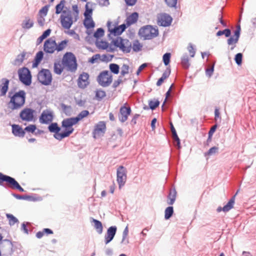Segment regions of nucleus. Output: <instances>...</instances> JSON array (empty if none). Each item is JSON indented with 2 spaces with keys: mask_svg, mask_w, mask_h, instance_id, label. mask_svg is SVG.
<instances>
[{
  "mask_svg": "<svg viewBox=\"0 0 256 256\" xmlns=\"http://www.w3.org/2000/svg\"><path fill=\"white\" fill-rule=\"evenodd\" d=\"M171 54L170 52L165 53L162 56V60L164 64L167 66L170 61Z\"/></svg>",
  "mask_w": 256,
  "mask_h": 256,
  "instance_id": "09e8293b",
  "label": "nucleus"
},
{
  "mask_svg": "<svg viewBox=\"0 0 256 256\" xmlns=\"http://www.w3.org/2000/svg\"><path fill=\"white\" fill-rule=\"evenodd\" d=\"M150 32L151 34H152V38H156L158 36V30L156 26V28H154L152 26V29H150Z\"/></svg>",
  "mask_w": 256,
  "mask_h": 256,
  "instance_id": "e2e57ef3",
  "label": "nucleus"
},
{
  "mask_svg": "<svg viewBox=\"0 0 256 256\" xmlns=\"http://www.w3.org/2000/svg\"><path fill=\"white\" fill-rule=\"evenodd\" d=\"M122 82V80L121 79V76H119L118 78L115 80L112 84V88H116L119 84Z\"/></svg>",
  "mask_w": 256,
  "mask_h": 256,
  "instance_id": "774afa93",
  "label": "nucleus"
},
{
  "mask_svg": "<svg viewBox=\"0 0 256 256\" xmlns=\"http://www.w3.org/2000/svg\"><path fill=\"white\" fill-rule=\"evenodd\" d=\"M30 55V52L24 50L21 54L16 56V58L12 64L14 66H20L22 64L24 60L28 58Z\"/></svg>",
  "mask_w": 256,
  "mask_h": 256,
  "instance_id": "6ab92c4d",
  "label": "nucleus"
},
{
  "mask_svg": "<svg viewBox=\"0 0 256 256\" xmlns=\"http://www.w3.org/2000/svg\"><path fill=\"white\" fill-rule=\"evenodd\" d=\"M12 178V177L0 172V186L5 188H6V186L9 187Z\"/></svg>",
  "mask_w": 256,
  "mask_h": 256,
  "instance_id": "a878e982",
  "label": "nucleus"
},
{
  "mask_svg": "<svg viewBox=\"0 0 256 256\" xmlns=\"http://www.w3.org/2000/svg\"><path fill=\"white\" fill-rule=\"evenodd\" d=\"M150 29H152V26L147 25L141 28L138 31V35L140 37L143 38L144 40H151L152 36L154 34H151L150 32ZM154 34H155L154 33Z\"/></svg>",
  "mask_w": 256,
  "mask_h": 256,
  "instance_id": "a211bd4d",
  "label": "nucleus"
},
{
  "mask_svg": "<svg viewBox=\"0 0 256 256\" xmlns=\"http://www.w3.org/2000/svg\"><path fill=\"white\" fill-rule=\"evenodd\" d=\"M12 133L15 136L24 138L25 135L24 129L19 125L13 124L12 125Z\"/></svg>",
  "mask_w": 256,
  "mask_h": 256,
  "instance_id": "393cba45",
  "label": "nucleus"
},
{
  "mask_svg": "<svg viewBox=\"0 0 256 256\" xmlns=\"http://www.w3.org/2000/svg\"><path fill=\"white\" fill-rule=\"evenodd\" d=\"M62 64L67 68L68 70L74 72L78 66L75 56L71 52H66L64 56Z\"/></svg>",
  "mask_w": 256,
  "mask_h": 256,
  "instance_id": "7ed1b4c3",
  "label": "nucleus"
},
{
  "mask_svg": "<svg viewBox=\"0 0 256 256\" xmlns=\"http://www.w3.org/2000/svg\"><path fill=\"white\" fill-rule=\"evenodd\" d=\"M174 212L173 206L167 207L164 210V218L166 220L170 219L172 216Z\"/></svg>",
  "mask_w": 256,
  "mask_h": 256,
  "instance_id": "58836bf2",
  "label": "nucleus"
},
{
  "mask_svg": "<svg viewBox=\"0 0 256 256\" xmlns=\"http://www.w3.org/2000/svg\"><path fill=\"white\" fill-rule=\"evenodd\" d=\"M128 26L126 24H123L120 26H115L114 28L110 30L111 34L114 36L121 34L127 28Z\"/></svg>",
  "mask_w": 256,
  "mask_h": 256,
  "instance_id": "bb28decb",
  "label": "nucleus"
},
{
  "mask_svg": "<svg viewBox=\"0 0 256 256\" xmlns=\"http://www.w3.org/2000/svg\"><path fill=\"white\" fill-rule=\"evenodd\" d=\"M106 96V92L102 90H98L96 91V97L98 100H101L104 98Z\"/></svg>",
  "mask_w": 256,
  "mask_h": 256,
  "instance_id": "603ef678",
  "label": "nucleus"
},
{
  "mask_svg": "<svg viewBox=\"0 0 256 256\" xmlns=\"http://www.w3.org/2000/svg\"><path fill=\"white\" fill-rule=\"evenodd\" d=\"M100 42L102 44L97 45V46L98 48H102V50H106L108 48V42L101 40Z\"/></svg>",
  "mask_w": 256,
  "mask_h": 256,
  "instance_id": "69168bd1",
  "label": "nucleus"
},
{
  "mask_svg": "<svg viewBox=\"0 0 256 256\" xmlns=\"http://www.w3.org/2000/svg\"><path fill=\"white\" fill-rule=\"evenodd\" d=\"M89 5L92 6L93 5H94V4L92 2H87L85 6V11L84 14L85 20L84 24L85 28L87 29L93 28L95 26V24L92 18L93 9L90 8Z\"/></svg>",
  "mask_w": 256,
  "mask_h": 256,
  "instance_id": "39448f33",
  "label": "nucleus"
},
{
  "mask_svg": "<svg viewBox=\"0 0 256 256\" xmlns=\"http://www.w3.org/2000/svg\"><path fill=\"white\" fill-rule=\"evenodd\" d=\"M122 106L120 107V114L118 116V118L120 122H125L128 118V116L130 114L132 110L130 106H126L125 105Z\"/></svg>",
  "mask_w": 256,
  "mask_h": 256,
  "instance_id": "2eb2a0df",
  "label": "nucleus"
},
{
  "mask_svg": "<svg viewBox=\"0 0 256 256\" xmlns=\"http://www.w3.org/2000/svg\"><path fill=\"white\" fill-rule=\"evenodd\" d=\"M100 54H96L94 55L91 58L88 60V62L90 64H94L96 60L100 58Z\"/></svg>",
  "mask_w": 256,
  "mask_h": 256,
  "instance_id": "680f3d73",
  "label": "nucleus"
},
{
  "mask_svg": "<svg viewBox=\"0 0 256 256\" xmlns=\"http://www.w3.org/2000/svg\"><path fill=\"white\" fill-rule=\"evenodd\" d=\"M112 43L114 46L119 48L124 53H129L132 50L131 42L128 40L123 38L120 36L113 40Z\"/></svg>",
  "mask_w": 256,
  "mask_h": 256,
  "instance_id": "20e7f679",
  "label": "nucleus"
},
{
  "mask_svg": "<svg viewBox=\"0 0 256 256\" xmlns=\"http://www.w3.org/2000/svg\"><path fill=\"white\" fill-rule=\"evenodd\" d=\"M8 98L10 100L7 104V109L5 110L6 114L10 117L14 115L13 111L22 108L26 102V92L24 90L13 92L10 90L8 93Z\"/></svg>",
  "mask_w": 256,
  "mask_h": 256,
  "instance_id": "f257e3e1",
  "label": "nucleus"
},
{
  "mask_svg": "<svg viewBox=\"0 0 256 256\" xmlns=\"http://www.w3.org/2000/svg\"><path fill=\"white\" fill-rule=\"evenodd\" d=\"M117 230L116 226H111L108 228L106 234L104 236V242L108 244L114 239Z\"/></svg>",
  "mask_w": 256,
  "mask_h": 256,
  "instance_id": "aec40b11",
  "label": "nucleus"
},
{
  "mask_svg": "<svg viewBox=\"0 0 256 256\" xmlns=\"http://www.w3.org/2000/svg\"><path fill=\"white\" fill-rule=\"evenodd\" d=\"M130 67L126 64H124L122 66V70L120 72V74L122 76H124L126 74L128 73Z\"/></svg>",
  "mask_w": 256,
  "mask_h": 256,
  "instance_id": "13d9d810",
  "label": "nucleus"
},
{
  "mask_svg": "<svg viewBox=\"0 0 256 256\" xmlns=\"http://www.w3.org/2000/svg\"><path fill=\"white\" fill-rule=\"evenodd\" d=\"M104 34V28H98L94 34V36L96 38V39H98L101 37H102Z\"/></svg>",
  "mask_w": 256,
  "mask_h": 256,
  "instance_id": "3c124183",
  "label": "nucleus"
},
{
  "mask_svg": "<svg viewBox=\"0 0 256 256\" xmlns=\"http://www.w3.org/2000/svg\"><path fill=\"white\" fill-rule=\"evenodd\" d=\"M89 74L87 72H83L78 78V86L80 88H85L89 84L88 81Z\"/></svg>",
  "mask_w": 256,
  "mask_h": 256,
  "instance_id": "5701e85b",
  "label": "nucleus"
},
{
  "mask_svg": "<svg viewBox=\"0 0 256 256\" xmlns=\"http://www.w3.org/2000/svg\"><path fill=\"white\" fill-rule=\"evenodd\" d=\"M78 122L74 117L64 119L62 122V127L64 129V131L62 132L64 138L68 137L74 132V129L72 126Z\"/></svg>",
  "mask_w": 256,
  "mask_h": 256,
  "instance_id": "423d86ee",
  "label": "nucleus"
},
{
  "mask_svg": "<svg viewBox=\"0 0 256 256\" xmlns=\"http://www.w3.org/2000/svg\"><path fill=\"white\" fill-rule=\"evenodd\" d=\"M160 102L158 100H150L148 102L150 108L152 110H155L160 105Z\"/></svg>",
  "mask_w": 256,
  "mask_h": 256,
  "instance_id": "c03bdc74",
  "label": "nucleus"
},
{
  "mask_svg": "<svg viewBox=\"0 0 256 256\" xmlns=\"http://www.w3.org/2000/svg\"><path fill=\"white\" fill-rule=\"evenodd\" d=\"M54 72L56 74H60L63 71L64 68L60 64L57 63V62H54Z\"/></svg>",
  "mask_w": 256,
  "mask_h": 256,
  "instance_id": "a18cd8bd",
  "label": "nucleus"
},
{
  "mask_svg": "<svg viewBox=\"0 0 256 256\" xmlns=\"http://www.w3.org/2000/svg\"><path fill=\"white\" fill-rule=\"evenodd\" d=\"M48 130L50 132L54 133V138L58 140H61L64 138L62 132H60L61 128L58 126L56 122H52L48 126Z\"/></svg>",
  "mask_w": 256,
  "mask_h": 256,
  "instance_id": "ddd939ff",
  "label": "nucleus"
},
{
  "mask_svg": "<svg viewBox=\"0 0 256 256\" xmlns=\"http://www.w3.org/2000/svg\"><path fill=\"white\" fill-rule=\"evenodd\" d=\"M172 18L170 15L163 14L158 18V24L162 26L166 27L171 24Z\"/></svg>",
  "mask_w": 256,
  "mask_h": 256,
  "instance_id": "f3484780",
  "label": "nucleus"
},
{
  "mask_svg": "<svg viewBox=\"0 0 256 256\" xmlns=\"http://www.w3.org/2000/svg\"><path fill=\"white\" fill-rule=\"evenodd\" d=\"M34 110L30 108H26L22 110L20 114V117L22 120L30 122L34 118Z\"/></svg>",
  "mask_w": 256,
  "mask_h": 256,
  "instance_id": "dca6fc26",
  "label": "nucleus"
},
{
  "mask_svg": "<svg viewBox=\"0 0 256 256\" xmlns=\"http://www.w3.org/2000/svg\"><path fill=\"white\" fill-rule=\"evenodd\" d=\"M167 6L170 8H176L178 0H164Z\"/></svg>",
  "mask_w": 256,
  "mask_h": 256,
  "instance_id": "5fc2aeb1",
  "label": "nucleus"
},
{
  "mask_svg": "<svg viewBox=\"0 0 256 256\" xmlns=\"http://www.w3.org/2000/svg\"><path fill=\"white\" fill-rule=\"evenodd\" d=\"M177 192L175 188H172L170 189L168 196L167 203L169 205H172L176 201Z\"/></svg>",
  "mask_w": 256,
  "mask_h": 256,
  "instance_id": "cd10ccee",
  "label": "nucleus"
},
{
  "mask_svg": "<svg viewBox=\"0 0 256 256\" xmlns=\"http://www.w3.org/2000/svg\"><path fill=\"white\" fill-rule=\"evenodd\" d=\"M18 78L22 83L26 86H29L32 84V76L30 70L26 67L20 68L18 72Z\"/></svg>",
  "mask_w": 256,
  "mask_h": 256,
  "instance_id": "0eeeda50",
  "label": "nucleus"
},
{
  "mask_svg": "<svg viewBox=\"0 0 256 256\" xmlns=\"http://www.w3.org/2000/svg\"><path fill=\"white\" fill-rule=\"evenodd\" d=\"M60 20L62 26L66 29H70L73 24L72 12L70 10H64Z\"/></svg>",
  "mask_w": 256,
  "mask_h": 256,
  "instance_id": "9d476101",
  "label": "nucleus"
},
{
  "mask_svg": "<svg viewBox=\"0 0 256 256\" xmlns=\"http://www.w3.org/2000/svg\"><path fill=\"white\" fill-rule=\"evenodd\" d=\"M128 226H126L125 228L124 229L123 232H122V240L121 242L122 243H124L126 244H127L129 243L128 240H126V236L128 235Z\"/></svg>",
  "mask_w": 256,
  "mask_h": 256,
  "instance_id": "de8ad7c7",
  "label": "nucleus"
},
{
  "mask_svg": "<svg viewBox=\"0 0 256 256\" xmlns=\"http://www.w3.org/2000/svg\"><path fill=\"white\" fill-rule=\"evenodd\" d=\"M218 146H213L211 148L206 152L204 153V156H212L216 153H218Z\"/></svg>",
  "mask_w": 256,
  "mask_h": 256,
  "instance_id": "864d4df0",
  "label": "nucleus"
},
{
  "mask_svg": "<svg viewBox=\"0 0 256 256\" xmlns=\"http://www.w3.org/2000/svg\"><path fill=\"white\" fill-rule=\"evenodd\" d=\"M214 64H213L210 68L206 70V74L207 76L210 78L214 72Z\"/></svg>",
  "mask_w": 256,
  "mask_h": 256,
  "instance_id": "bf43d9fd",
  "label": "nucleus"
},
{
  "mask_svg": "<svg viewBox=\"0 0 256 256\" xmlns=\"http://www.w3.org/2000/svg\"><path fill=\"white\" fill-rule=\"evenodd\" d=\"M66 3L65 0H61L58 4L56 6V14H60V13L62 14V12H64V10H63L64 4Z\"/></svg>",
  "mask_w": 256,
  "mask_h": 256,
  "instance_id": "4c0bfd02",
  "label": "nucleus"
},
{
  "mask_svg": "<svg viewBox=\"0 0 256 256\" xmlns=\"http://www.w3.org/2000/svg\"><path fill=\"white\" fill-rule=\"evenodd\" d=\"M142 46V45L140 43L139 41L136 40H134L132 46V48L134 52H138L141 50Z\"/></svg>",
  "mask_w": 256,
  "mask_h": 256,
  "instance_id": "37998d69",
  "label": "nucleus"
},
{
  "mask_svg": "<svg viewBox=\"0 0 256 256\" xmlns=\"http://www.w3.org/2000/svg\"><path fill=\"white\" fill-rule=\"evenodd\" d=\"M106 130V124L103 121L100 122L94 128L93 131V136L94 138H96V135L99 136L100 134H104Z\"/></svg>",
  "mask_w": 256,
  "mask_h": 256,
  "instance_id": "b1692460",
  "label": "nucleus"
},
{
  "mask_svg": "<svg viewBox=\"0 0 256 256\" xmlns=\"http://www.w3.org/2000/svg\"><path fill=\"white\" fill-rule=\"evenodd\" d=\"M117 182L120 188L123 186L126 180V168L122 166H120L117 169Z\"/></svg>",
  "mask_w": 256,
  "mask_h": 256,
  "instance_id": "9b49d317",
  "label": "nucleus"
},
{
  "mask_svg": "<svg viewBox=\"0 0 256 256\" xmlns=\"http://www.w3.org/2000/svg\"><path fill=\"white\" fill-rule=\"evenodd\" d=\"M6 217L9 220V224L10 226H13L16 223L18 222V220L12 214H6Z\"/></svg>",
  "mask_w": 256,
  "mask_h": 256,
  "instance_id": "8fccbe9b",
  "label": "nucleus"
},
{
  "mask_svg": "<svg viewBox=\"0 0 256 256\" xmlns=\"http://www.w3.org/2000/svg\"><path fill=\"white\" fill-rule=\"evenodd\" d=\"M92 222L94 224V227L98 233L101 234L103 230L102 223L100 220L94 218H92Z\"/></svg>",
  "mask_w": 256,
  "mask_h": 256,
  "instance_id": "c9c22d12",
  "label": "nucleus"
},
{
  "mask_svg": "<svg viewBox=\"0 0 256 256\" xmlns=\"http://www.w3.org/2000/svg\"><path fill=\"white\" fill-rule=\"evenodd\" d=\"M68 41L67 40H64L59 42L58 44H56V50L58 52H60L68 44Z\"/></svg>",
  "mask_w": 256,
  "mask_h": 256,
  "instance_id": "49530a36",
  "label": "nucleus"
},
{
  "mask_svg": "<svg viewBox=\"0 0 256 256\" xmlns=\"http://www.w3.org/2000/svg\"><path fill=\"white\" fill-rule=\"evenodd\" d=\"M238 192V191H237L236 194L231 198L225 206H224V207L222 208L221 206H218L216 209L217 212H220L222 211H223L224 212H226L232 208L235 202L236 196Z\"/></svg>",
  "mask_w": 256,
  "mask_h": 256,
  "instance_id": "4be33fe9",
  "label": "nucleus"
},
{
  "mask_svg": "<svg viewBox=\"0 0 256 256\" xmlns=\"http://www.w3.org/2000/svg\"><path fill=\"white\" fill-rule=\"evenodd\" d=\"M49 7L50 5H46L45 6L42 7V9L40 10L39 14H43L44 16H46L48 14Z\"/></svg>",
  "mask_w": 256,
  "mask_h": 256,
  "instance_id": "0e129e2a",
  "label": "nucleus"
},
{
  "mask_svg": "<svg viewBox=\"0 0 256 256\" xmlns=\"http://www.w3.org/2000/svg\"><path fill=\"white\" fill-rule=\"evenodd\" d=\"M54 114L53 111L50 109H46L43 110L40 116V122L42 124H48L52 122Z\"/></svg>",
  "mask_w": 256,
  "mask_h": 256,
  "instance_id": "f8f14e48",
  "label": "nucleus"
},
{
  "mask_svg": "<svg viewBox=\"0 0 256 256\" xmlns=\"http://www.w3.org/2000/svg\"><path fill=\"white\" fill-rule=\"evenodd\" d=\"M109 68L111 72L117 74L120 72V66L116 64L112 63L110 64Z\"/></svg>",
  "mask_w": 256,
  "mask_h": 256,
  "instance_id": "79ce46f5",
  "label": "nucleus"
},
{
  "mask_svg": "<svg viewBox=\"0 0 256 256\" xmlns=\"http://www.w3.org/2000/svg\"><path fill=\"white\" fill-rule=\"evenodd\" d=\"M138 14L136 12L132 13L130 16H128L126 20V24L128 26H130L133 24L136 23L138 19Z\"/></svg>",
  "mask_w": 256,
  "mask_h": 256,
  "instance_id": "c85d7f7f",
  "label": "nucleus"
},
{
  "mask_svg": "<svg viewBox=\"0 0 256 256\" xmlns=\"http://www.w3.org/2000/svg\"><path fill=\"white\" fill-rule=\"evenodd\" d=\"M34 22L29 17H26L22 24V27L24 29L28 30L34 26Z\"/></svg>",
  "mask_w": 256,
  "mask_h": 256,
  "instance_id": "7c9ffc66",
  "label": "nucleus"
},
{
  "mask_svg": "<svg viewBox=\"0 0 256 256\" xmlns=\"http://www.w3.org/2000/svg\"><path fill=\"white\" fill-rule=\"evenodd\" d=\"M51 31L52 30L50 28H48L44 31L42 34L37 39L36 44H40L44 40L48 37L50 35Z\"/></svg>",
  "mask_w": 256,
  "mask_h": 256,
  "instance_id": "72a5a7b5",
  "label": "nucleus"
},
{
  "mask_svg": "<svg viewBox=\"0 0 256 256\" xmlns=\"http://www.w3.org/2000/svg\"><path fill=\"white\" fill-rule=\"evenodd\" d=\"M140 116V114H135L132 118V119L130 124L132 125V126H134L136 124L138 118Z\"/></svg>",
  "mask_w": 256,
  "mask_h": 256,
  "instance_id": "338daca9",
  "label": "nucleus"
},
{
  "mask_svg": "<svg viewBox=\"0 0 256 256\" xmlns=\"http://www.w3.org/2000/svg\"><path fill=\"white\" fill-rule=\"evenodd\" d=\"M240 26L238 24L234 32L233 36H231V30L228 28L218 31L216 34V36H220L222 35H224L226 38H228L227 40V44L228 46H230V50H232L236 46V44L238 42L240 36Z\"/></svg>",
  "mask_w": 256,
  "mask_h": 256,
  "instance_id": "f03ea898",
  "label": "nucleus"
},
{
  "mask_svg": "<svg viewBox=\"0 0 256 256\" xmlns=\"http://www.w3.org/2000/svg\"><path fill=\"white\" fill-rule=\"evenodd\" d=\"M188 50L190 54V56L192 58L194 57L196 54V50L194 48L192 44L190 43L188 47Z\"/></svg>",
  "mask_w": 256,
  "mask_h": 256,
  "instance_id": "052dcab7",
  "label": "nucleus"
},
{
  "mask_svg": "<svg viewBox=\"0 0 256 256\" xmlns=\"http://www.w3.org/2000/svg\"><path fill=\"white\" fill-rule=\"evenodd\" d=\"M12 195L18 200H24L28 201H36V200L35 198L28 195H20L15 193H12Z\"/></svg>",
  "mask_w": 256,
  "mask_h": 256,
  "instance_id": "2f4dec72",
  "label": "nucleus"
},
{
  "mask_svg": "<svg viewBox=\"0 0 256 256\" xmlns=\"http://www.w3.org/2000/svg\"><path fill=\"white\" fill-rule=\"evenodd\" d=\"M10 80L6 78H2L0 80V96H4L8 92Z\"/></svg>",
  "mask_w": 256,
  "mask_h": 256,
  "instance_id": "412c9836",
  "label": "nucleus"
},
{
  "mask_svg": "<svg viewBox=\"0 0 256 256\" xmlns=\"http://www.w3.org/2000/svg\"><path fill=\"white\" fill-rule=\"evenodd\" d=\"M60 106L63 112L66 115L70 116L72 112V108L70 106H67L64 103H61Z\"/></svg>",
  "mask_w": 256,
  "mask_h": 256,
  "instance_id": "ea45409f",
  "label": "nucleus"
},
{
  "mask_svg": "<svg viewBox=\"0 0 256 256\" xmlns=\"http://www.w3.org/2000/svg\"><path fill=\"white\" fill-rule=\"evenodd\" d=\"M36 130V124H30L24 128V132H26L34 134V133Z\"/></svg>",
  "mask_w": 256,
  "mask_h": 256,
  "instance_id": "6e6d98bb",
  "label": "nucleus"
},
{
  "mask_svg": "<svg viewBox=\"0 0 256 256\" xmlns=\"http://www.w3.org/2000/svg\"><path fill=\"white\" fill-rule=\"evenodd\" d=\"M38 80L44 86L50 84L52 81V76L48 69L42 68L38 74Z\"/></svg>",
  "mask_w": 256,
  "mask_h": 256,
  "instance_id": "1a4fd4ad",
  "label": "nucleus"
},
{
  "mask_svg": "<svg viewBox=\"0 0 256 256\" xmlns=\"http://www.w3.org/2000/svg\"><path fill=\"white\" fill-rule=\"evenodd\" d=\"M56 49V42L52 38L46 40L44 44V50L48 54H53Z\"/></svg>",
  "mask_w": 256,
  "mask_h": 256,
  "instance_id": "4468645a",
  "label": "nucleus"
},
{
  "mask_svg": "<svg viewBox=\"0 0 256 256\" xmlns=\"http://www.w3.org/2000/svg\"><path fill=\"white\" fill-rule=\"evenodd\" d=\"M9 188L12 189L18 190L21 192H24V189L20 185L18 182L13 178Z\"/></svg>",
  "mask_w": 256,
  "mask_h": 256,
  "instance_id": "f704fd0d",
  "label": "nucleus"
},
{
  "mask_svg": "<svg viewBox=\"0 0 256 256\" xmlns=\"http://www.w3.org/2000/svg\"><path fill=\"white\" fill-rule=\"evenodd\" d=\"M89 114L90 112L88 110H82L76 116L74 117V118H75V120H76L77 122H78L83 118L86 117Z\"/></svg>",
  "mask_w": 256,
  "mask_h": 256,
  "instance_id": "a19ab883",
  "label": "nucleus"
},
{
  "mask_svg": "<svg viewBox=\"0 0 256 256\" xmlns=\"http://www.w3.org/2000/svg\"><path fill=\"white\" fill-rule=\"evenodd\" d=\"M96 80L100 86L107 87L112 82V76L110 74L108 70H105L100 73L97 77Z\"/></svg>",
  "mask_w": 256,
  "mask_h": 256,
  "instance_id": "6e6552de",
  "label": "nucleus"
},
{
  "mask_svg": "<svg viewBox=\"0 0 256 256\" xmlns=\"http://www.w3.org/2000/svg\"><path fill=\"white\" fill-rule=\"evenodd\" d=\"M181 64L184 68L188 69L189 68L190 64L188 56L187 54H184L182 57Z\"/></svg>",
  "mask_w": 256,
  "mask_h": 256,
  "instance_id": "e433bc0d",
  "label": "nucleus"
},
{
  "mask_svg": "<svg viewBox=\"0 0 256 256\" xmlns=\"http://www.w3.org/2000/svg\"><path fill=\"white\" fill-rule=\"evenodd\" d=\"M44 58V52L42 51L38 52L32 62V67L33 68H37Z\"/></svg>",
  "mask_w": 256,
  "mask_h": 256,
  "instance_id": "c756f323",
  "label": "nucleus"
},
{
  "mask_svg": "<svg viewBox=\"0 0 256 256\" xmlns=\"http://www.w3.org/2000/svg\"><path fill=\"white\" fill-rule=\"evenodd\" d=\"M170 130L172 131L173 139L174 140H176V146H178V148H180V140L177 134L176 130L175 128H174L172 123L170 124Z\"/></svg>",
  "mask_w": 256,
  "mask_h": 256,
  "instance_id": "473e14b6",
  "label": "nucleus"
},
{
  "mask_svg": "<svg viewBox=\"0 0 256 256\" xmlns=\"http://www.w3.org/2000/svg\"><path fill=\"white\" fill-rule=\"evenodd\" d=\"M242 53H238L235 55L234 60L238 66H240L242 64Z\"/></svg>",
  "mask_w": 256,
  "mask_h": 256,
  "instance_id": "4d7b16f0",
  "label": "nucleus"
}]
</instances>
